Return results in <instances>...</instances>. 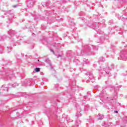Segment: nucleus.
<instances>
[{"label":"nucleus","mask_w":127,"mask_h":127,"mask_svg":"<svg viewBox=\"0 0 127 127\" xmlns=\"http://www.w3.org/2000/svg\"><path fill=\"white\" fill-rule=\"evenodd\" d=\"M99 116H101V117H99L98 120H102V119H104V116L101 115H99Z\"/></svg>","instance_id":"2"},{"label":"nucleus","mask_w":127,"mask_h":127,"mask_svg":"<svg viewBox=\"0 0 127 127\" xmlns=\"http://www.w3.org/2000/svg\"><path fill=\"white\" fill-rule=\"evenodd\" d=\"M115 113H118V111H115Z\"/></svg>","instance_id":"6"},{"label":"nucleus","mask_w":127,"mask_h":127,"mask_svg":"<svg viewBox=\"0 0 127 127\" xmlns=\"http://www.w3.org/2000/svg\"><path fill=\"white\" fill-rule=\"evenodd\" d=\"M51 51L52 52H53V53H54V51H53V50H51Z\"/></svg>","instance_id":"5"},{"label":"nucleus","mask_w":127,"mask_h":127,"mask_svg":"<svg viewBox=\"0 0 127 127\" xmlns=\"http://www.w3.org/2000/svg\"><path fill=\"white\" fill-rule=\"evenodd\" d=\"M46 62H47V63H49V64H50V63H51V62H50V61L49 59H47V60H46Z\"/></svg>","instance_id":"3"},{"label":"nucleus","mask_w":127,"mask_h":127,"mask_svg":"<svg viewBox=\"0 0 127 127\" xmlns=\"http://www.w3.org/2000/svg\"><path fill=\"white\" fill-rule=\"evenodd\" d=\"M59 57H61V56L59 55Z\"/></svg>","instance_id":"7"},{"label":"nucleus","mask_w":127,"mask_h":127,"mask_svg":"<svg viewBox=\"0 0 127 127\" xmlns=\"http://www.w3.org/2000/svg\"><path fill=\"white\" fill-rule=\"evenodd\" d=\"M35 72H40V68H38V67H37V68H35Z\"/></svg>","instance_id":"1"},{"label":"nucleus","mask_w":127,"mask_h":127,"mask_svg":"<svg viewBox=\"0 0 127 127\" xmlns=\"http://www.w3.org/2000/svg\"><path fill=\"white\" fill-rule=\"evenodd\" d=\"M13 7H17V5H14Z\"/></svg>","instance_id":"4"}]
</instances>
